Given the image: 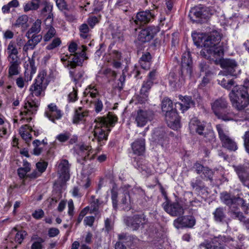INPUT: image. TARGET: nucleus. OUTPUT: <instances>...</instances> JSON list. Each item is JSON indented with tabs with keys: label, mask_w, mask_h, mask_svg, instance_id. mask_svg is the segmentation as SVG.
Instances as JSON below:
<instances>
[{
	"label": "nucleus",
	"mask_w": 249,
	"mask_h": 249,
	"mask_svg": "<svg viewBox=\"0 0 249 249\" xmlns=\"http://www.w3.org/2000/svg\"><path fill=\"white\" fill-rule=\"evenodd\" d=\"M99 22V19L95 16H90L87 20V23L89 26L93 28L96 24Z\"/></svg>",
	"instance_id": "nucleus-57"
},
{
	"label": "nucleus",
	"mask_w": 249,
	"mask_h": 249,
	"mask_svg": "<svg viewBox=\"0 0 249 249\" xmlns=\"http://www.w3.org/2000/svg\"><path fill=\"white\" fill-rule=\"evenodd\" d=\"M18 54L7 55V60L9 63H19L21 62L20 58L18 56Z\"/></svg>",
	"instance_id": "nucleus-56"
},
{
	"label": "nucleus",
	"mask_w": 249,
	"mask_h": 249,
	"mask_svg": "<svg viewBox=\"0 0 249 249\" xmlns=\"http://www.w3.org/2000/svg\"><path fill=\"white\" fill-rule=\"evenodd\" d=\"M117 196H118L117 192L114 190H112V191H111V199H112V201L113 207L115 209H116L117 207Z\"/></svg>",
	"instance_id": "nucleus-58"
},
{
	"label": "nucleus",
	"mask_w": 249,
	"mask_h": 249,
	"mask_svg": "<svg viewBox=\"0 0 249 249\" xmlns=\"http://www.w3.org/2000/svg\"><path fill=\"white\" fill-rule=\"evenodd\" d=\"M218 83L226 89H229L234 85V81L232 79H228L227 77H219Z\"/></svg>",
	"instance_id": "nucleus-38"
},
{
	"label": "nucleus",
	"mask_w": 249,
	"mask_h": 249,
	"mask_svg": "<svg viewBox=\"0 0 249 249\" xmlns=\"http://www.w3.org/2000/svg\"><path fill=\"white\" fill-rule=\"evenodd\" d=\"M117 117L112 112H108L107 117H100L95 120L96 124L94 130V135L98 142L107 140V134L106 131H109V126H113L117 122Z\"/></svg>",
	"instance_id": "nucleus-2"
},
{
	"label": "nucleus",
	"mask_w": 249,
	"mask_h": 249,
	"mask_svg": "<svg viewBox=\"0 0 249 249\" xmlns=\"http://www.w3.org/2000/svg\"><path fill=\"white\" fill-rule=\"evenodd\" d=\"M211 108L215 115L228 108L229 103L226 98L223 97L215 99L211 103Z\"/></svg>",
	"instance_id": "nucleus-21"
},
{
	"label": "nucleus",
	"mask_w": 249,
	"mask_h": 249,
	"mask_svg": "<svg viewBox=\"0 0 249 249\" xmlns=\"http://www.w3.org/2000/svg\"><path fill=\"white\" fill-rule=\"evenodd\" d=\"M235 204L241 205L243 208L245 214L248 213V210L249 209V204H247L245 200L240 197H236L235 199Z\"/></svg>",
	"instance_id": "nucleus-49"
},
{
	"label": "nucleus",
	"mask_w": 249,
	"mask_h": 249,
	"mask_svg": "<svg viewBox=\"0 0 249 249\" xmlns=\"http://www.w3.org/2000/svg\"><path fill=\"white\" fill-rule=\"evenodd\" d=\"M202 174L204 175L205 177L210 179H211L213 174V172L212 170L210 169L207 167H205L204 169H203Z\"/></svg>",
	"instance_id": "nucleus-63"
},
{
	"label": "nucleus",
	"mask_w": 249,
	"mask_h": 249,
	"mask_svg": "<svg viewBox=\"0 0 249 249\" xmlns=\"http://www.w3.org/2000/svg\"><path fill=\"white\" fill-rule=\"evenodd\" d=\"M234 207L231 208V213L233 215L234 218H237L240 221H245L246 217L243 215V213L240 211H238L235 209H233Z\"/></svg>",
	"instance_id": "nucleus-50"
},
{
	"label": "nucleus",
	"mask_w": 249,
	"mask_h": 249,
	"mask_svg": "<svg viewBox=\"0 0 249 249\" xmlns=\"http://www.w3.org/2000/svg\"><path fill=\"white\" fill-rule=\"evenodd\" d=\"M129 0H118L115 4V7L126 12L128 10Z\"/></svg>",
	"instance_id": "nucleus-46"
},
{
	"label": "nucleus",
	"mask_w": 249,
	"mask_h": 249,
	"mask_svg": "<svg viewBox=\"0 0 249 249\" xmlns=\"http://www.w3.org/2000/svg\"><path fill=\"white\" fill-rule=\"evenodd\" d=\"M222 57L216 58L212 61H213L216 64H219L222 68L224 69L221 74L223 75H231L232 76H237L240 72V70L238 67L237 62L233 59H224Z\"/></svg>",
	"instance_id": "nucleus-4"
},
{
	"label": "nucleus",
	"mask_w": 249,
	"mask_h": 249,
	"mask_svg": "<svg viewBox=\"0 0 249 249\" xmlns=\"http://www.w3.org/2000/svg\"><path fill=\"white\" fill-rule=\"evenodd\" d=\"M159 31V30L157 27L149 26L140 31L138 36V39L143 43L148 42Z\"/></svg>",
	"instance_id": "nucleus-14"
},
{
	"label": "nucleus",
	"mask_w": 249,
	"mask_h": 249,
	"mask_svg": "<svg viewBox=\"0 0 249 249\" xmlns=\"http://www.w3.org/2000/svg\"><path fill=\"white\" fill-rule=\"evenodd\" d=\"M29 18L26 15H22L17 19L13 24L15 27L20 28L22 32L25 31L29 27L28 23Z\"/></svg>",
	"instance_id": "nucleus-27"
},
{
	"label": "nucleus",
	"mask_w": 249,
	"mask_h": 249,
	"mask_svg": "<svg viewBox=\"0 0 249 249\" xmlns=\"http://www.w3.org/2000/svg\"><path fill=\"white\" fill-rule=\"evenodd\" d=\"M121 205L122 208L126 211L130 210L131 208V200L129 194L125 192L123 196L121 199Z\"/></svg>",
	"instance_id": "nucleus-35"
},
{
	"label": "nucleus",
	"mask_w": 249,
	"mask_h": 249,
	"mask_svg": "<svg viewBox=\"0 0 249 249\" xmlns=\"http://www.w3.org/2000/svg\"><path fill=\"white\" fill-rule=\"evenodd\" d=\"M209 66L205 62H202L199 64V69L201 72H205L206 76L211 74V71L208 70Z\"/></svg>",
	"instance_id": "nucleus-55"
},
{
	"label": "nucleus",
	"mask_w": 249,
	"mask_h": 249,
	"mask_svg": "<svg viewBox=\"0 0 249 249\" xmlns=\"http://www.w3.org/2000/svg\"><path fill=\"white\" fill-rule=\"evenodd\" d=\"M106 201H103L100 199L96 198L93 196H91L90 206V213H95V214L99 213V208L102 205L106 203Z\"/></svg>",
	"instance_id": "nucleus-28"
},
{
	"label": "nucleus",
	"mask_w": 249,
	"mask_h": 249,
	"mask_svg": "<svg viewBox=\"0 0 249 249\" xmlns=\"http://www.w3.org/2000/svg\"><path fill=\"white\" fill-rule=\"evenodd\" d=\"M94 220L95 218L94 216H86L84 220V222L86 225L91 227L93 225Z\"/></svg>",
	"instance_id": "nucleus-64"
},
{
	"label": "nucleus",
	"mask_w": 249,
	"mask_h": 249,
	"mask_svg": "<svg viewBox=\"0 0 249 249\" xmlns=\"http://www.w3.org/2000/svg\"><path fill=\"white\" fill-rule=\"evenodd\" d=\"M216 128L222 146L230 151H236L238 148L236 142L229 136L228 132L224 130L222 125L217 124Z\"/></svg>",
	"instance_id": "nucleus-5"
},
{
	"label": "nucleus",
	"mask_w": 249,
	"mask_h": 249,
	"mask_svg": "<svg viewBox=\"0 0 249 249\" xmlns=\"http://www.w3.org/2000/svg\"><path fill=\"white\" fill-rule=\"evenodd\" d=\"M35 1H29L26 3L23 7L24 11L27 12L30 11H34L37 10L40 6L39 2H35Z\"/></svg>",
	"instance_id": "nucleus-42"
},
{
	"label": "nucleus",
	"mask_w": 249,
	"mask_h": 249,
	"mask_svg": "<svg viewBox=\"0 0 249 249\" xmlns=\"http://www.w3.org/2000/svg\"><path fill=\"white\" fill-rule=\"evenodd\" d=\"M5 52L7 55L18 54V50L16 42L13 40L9 42L7 46Z\"/></svg>",
	"instance_id": "nucleus-41"
},
{
	"label": "nucleus",
	"mask_w": 249,
	"mask_h": 249,
	"mask_svg": "<svg viewBox=\"0 0 249 249\" xmlns=\"http://www.w3.org/2000/svg\"><path fill=\"white\" fill-rule=\"evenodd\" d=\"M39 105L38 101L28 99L24 104V108L25 110L21 112V115H31L35 113L37 110Z\"/></svg>",
	"instance_id": "nucleus-24"
},
{
	"label": "nucleus",
	"mask_w": 249,
	"mask_h": 249,
	"mask_svg": "<svg viewBox=\"0 0 249 249\" xmlns=\"http://www.w3.org/2000/svg\"><path fill=\"white\" fill-rule=\"evenodd\" d=\"M69 74L72 80L76 84L83 80L85 72L83 70L75 68H69Z\"/></svg>",
	"instance_id": "nucleus-29"
},
{
	"label": "nucleus",
	"mask_w": 249,
	"mask_h": 249,
	"mask_svg": "<svg viewBox=\"0 0 249 249\" xmlns=\"http://www.w3.org/2000/svg\"><path fill=\"white\" fill-rule=\"evenodd\" d=\"M70 164L66 160L60 161L58 167L59 178L55 182L54 185L62 186L70 178Z\"/></svg>",
	"instance_id": "nucleus-7"
},
{
	"label": "nucleus",
	"mask_w": 249,
	"mask_h": 249,
	"mask_svg": "<svg viewBox=\"0 0 249 249\" xmlns=\"http://www.w3.org/2000/svg\"><path fill=\"white\" fill-rule=\"evenodd\" d=\"M151 56L149 52L143 53L140 59L139 63L144 70H148L150 66Z\"/></svg>",
	"instance_id": "nucleus-32"
},
{
	"label": "nucleus",
	"mask_w": 249,
	"mask_h": 249,
	"mask_svg": "<svg viewBox=\"0 0 249 249\" xmlns=\"http://www.w3.org/2000/svg\"><path fill=\"white\" fill-rule=\"evenodd\" d=\"M44 72L39 73L36 79L35 83L31 86L30 90L33 96H39L41 94L44 85Z\"/></svg>",
	"instance_id": "nucleus-19"
},
{
	"label": "nucleus",
	"mask_w": 249,
	"mask_h": 249,
	"mask_svg": "<svg viewBox=\"0 0 249 249\" xmlns=\"http://www.w3.org/2000/svg\"><path fill=\"white\" fill-rule=\"evenodd\" d=\"M153 84V82L151 80H147L143 82L140 94L137 97L138 102L139 103L143 104L148 100V92Z\"/></svg>",
	"instance_id": "nucleus-20"
},
{
	"label": "nucleus",
	"mask_w": 249,
	"mask_h": 249,
	"mask_svg": "<svg viewBox=\"0 0 249 249\" xmlns=\"http://www.w3.org/2000/svg\"><path fill=\"white\" fill-rule=\"evenodd\" d=\"M248 89L242 85L236 86L229 93L232 106L238 110L244 109L249 105Z\"/></svg>",
	"instance_id": "nucleus-3"
},
{
	"label": "nucleus",
	"mask_w": 249,
	"mask_h": 249,
	"mask_svg": "<svg viewBox=\"0 0 249 249\" xmlns=\"http://www.w3.org/2000/svg\"><path fill=\"white\" fill-rule=\"evenodd\" d=\"M124 222L126 226L132 230H137L141 225L147 222L146 216L143 214H135L133 216H127L124 218Z\"/></svg>",
	"instance_id": "nucleus-10"
},
{
	"label": "nucleus",
	"mask_w": 249,
	"mask_h": 249,
	"mask_svg": "<svg viewBox=\"0 0 249 249\" xmlns=\"http://www.w3.org/2000/svg\"><path fill=\"white\" fill-rule=\"evenodd\" d=\"M193 38L196 46L203 47L200 54L205 58L212 61L223 56V43L220 42L221 36L217 31H213L207 36L202 34L197 35V40H196V37L194 36Z\"/></svg>",
	"instance_id": "nucleus-1"
},
{
	"label": "nucleus",
	"mask_w": 249,
	"mask_h": 249,
	"mask_svg": "<svg viewBox=\"0 0 249 249\" xmlns=\"http://www.w3.org/2000/svg\"><path fill=\"white\" fill-rule=\"evenodd\" d=\"M204 125L196 118L192 119L189 124V128L191 132L195 131L200 135H204V137L207 141H213L215 138L213 131L209 130L203 133V131L204 130Z\"/></svg>",
	"instance_id": "nucleus-6"
},
{
	"label": "nucleus",
	"mask_w": 249,
	"mask_h": 249,
	"mask_svg": "<svg viewBox=\"0 0 249 249\" xmlns=\"http://www.w3.org/2000/svg\"><path fill=\"white\" fill-rule=\"evenodd\" d=\"M235 196H231V195L227 193H223L221 195V198L222 201L227 205L232 206L235 204Z\"/></svg>",
	"instance_id": "nucleus-37"
},
{
	"label": "nucleus",
	"mask_w": 249,
	"mask_h": 249,
	"mask_svg": "<svg viewBox=\"0 0 249 249\" xmlns=\"http://www.w3.org/2000/svg\"><path fill=\"white\" fill-rule=\"evenodd\" d=\"M154 17L150 11H142L137 14L134 22L137 25H144L150 22Z\"/></svg>",
	"instance_id": "nucleus-23"
},
{
	"label": "nucleus",
	"mask_w": 249,
	"mask_h": 249,
	"mask_svg": "<svg viewBox=\"0 0 249 249\" xmlns=\"http://www.w3.org/2000/svg\"><path fill=\"white\" fill-rule=\"evenodd\" d=\"M196 223V219L192 216L179 217L174 221V225L177 229L192 228Z\"/></svg>",
	"instance_id": "nucleus-16"
},
{
	"label": "nucleus",
	"mask_w": 249,
	"mask_h": 249,
	"mask_svg": "<svg viewBox=\"0 0 249 249\" xmlns=\"http://www.w3.org/2000/svg\"><path fill=\"white\" fill-rule=\"evenodd\" d=\"M44 240L39 238L38 241H35L32 245L31 249H42V243Z\"/></svg>",
	"instance_id": "nucleus-59"
},
{
	"label": "nucleus",
	"mask_w": 249,
	"mask_h": 249,
	"mask_svg": "<svg viewBox=\"0 0 249 249\" xmlns=\"http://www.w3.org/2000/svg\"><path fill=\"white\" fill-rule=\"evenodd\" d=\"M152 119L153 113L151 111L140 109L137 111L135 122L138 126L143 127Z\"/></svg>",
	"instance_id": "nucleus-15"
},
{
	"label": "nucleus",
	"mask_w": 249,
	"mask_h": 249,
	"mask_svg": "<svg viewBox=\"0 0 249 249\" xmlns=\"http://www.w3.org/2000/svg\"><path fill=\"white\" fill-rule=\"evenodd\" d=\"M179 98L181 100L182 103H178L176 105L179 106V108L182 110L183 112L187 110L195 105L194 102L190 96H181Z\"/></svg>",
	"instance_id": "nucleus-30"
},
{
	"label": "nucleus",
	"mask_w": 249,
	"mask_h": 249,
	"mask_svg": "<svg viewBox=\"0 0 249 249\" xmlns=\"http://www.w3.org/2000/svg\"><path fill=\"white\" fill-rule=\"evenodd\" d=\"M243 139L246 150L249 153V131L245 132Z\"/></svg>",
	"instance_id": "nucleus-61"
},
{
	"label": "nucleus",
	"mask_w": 249,
	"mask_h": 249,
	"mask_svg": "<svg viewBox=\"0 0 249 249\" xmlns=\"http://www.w3.org/2000/svg\"><path fill=\"white\" fill-rule=\"evenodd\" d=\"M23 166L24 167L19 168L18 170V175L21 178H24L31 169L30 163L26 161L24 162Z\"/></svg>",
	"instance_id": "nucleus-45"
},
{
	"label": "nucleus",
	"mask_w": 249,
	"mask_h": 249,
	"mask_svg": "<svg viewBox=\"0 0 249 249\" xmlns=\"http://www.w3.org/2000/svg\"><path fill=\"white\" fill-rule=\"evenodd\" d=\"M49 110L45 112L46 116L53 122H55V119H59L62 116L61 111L57 109L56 106L53 104L48 106Z\"/></svg>",
	"instance_id": "nucleus-25"
},
{
	"label": "nucleus",
	"mask_w": 249,
	"mask_h": 249,
	"mask_svg": "<svg viewBox=\"0 0 249 249\" xmlns=\"http://www.w3.org/2000/svg\"><path fill=\"white\" fill-rule=\"evenodd\" d=\"M26 37L28 38V40L23 47L22 51L24 54L27 53L30 50H34L42 39L41 35L33 34Z\"/></svg>",
	"instance_id": "nucleus-17"
},
{
	"label": "nucleus",
	"mask_w": 249,
	"mask_h": 249,
	"mask_svg": "<svg viewBox=\"0 0 249 249\" xmlns=\"http://www.w3.org/2000/svg\"><path fill=\"white\" fill-rule=\"evenodd\" d=\"M21 62L9 63L8 74L9 77L18 75L19 73V68Z\"/></svg>",
	"instance_id": "nucleus-40"
},
{
	"label": "nucleus",
	"mask_w": 249,
	"mask_h": 249,
	"mask_svg": "<svg viewBox=\"0 0 249 249\" xmlns=\"http://www.w3.org/2000/svg\"><path fill=\"white\" fill-rule=\"evenodd\" d=\"M82 49V48L81 47L78 48L77 45L74 42L71 43L69 46V51L71 53H75L76 51H77V52H81Z\"/></svg>",
	"instance_id": "nucleus-62"
},
{
	"label": "nucleus",
	"mask_w": 249,
	"mask_h": 249,
	"mask_svg": "<svg viewBox=\"0 0 249 249\" xmlns=\"http://www.w3.org/2000/svg\"><path fill=\"white\" fill-rule=\"evenodd\" d=\"M213 214L214 215V220L217 222H222L225 218L224 209L221 207L216 208L213 212Z\"/></svg>",
	"instance_id": "nucleus-44"
},
{
	"label": "nucleus",
	"mask_w": 249,
	"mask_h": 249,
	"mask_svg": "<svg viewBox=\"0 0 249 249\" xmlns=\"http://www.w3.org/2000/svg\"><path fill=\"white\" fill-rule=\"evenodd\" d=\"M81 47L82 49L81 52L78 51L71 55L72 58L64 64L65 67L76 68L77 66H81L83 61L88 59L85 53L86 47L83 45Z\"/></svg>",
	"instance_id": "nucleus-11"
},
{
	"label": "nucleus",
	"mask_w": 249,
	"mask_h": 249,
	"mask_svg": "<svg viewBox=\"0 0 249 249\" xmlns=\"http://www.w3.org/2000/svg\"><path fill=\"white\" fill-rule=\"evenodd\" d=\"M169 83L173 88H176L178 85L177 77L174 73H170L169 75Z\"/></svg>",
	"instance_id": "nucleus-53"
},
{
	"label": "nucleus",
	"mask_w": 249,
	"mask_h": 249,
	"mask_svg": "<svg viewBox=\"0 0 249 249\" xmlns=\"http://www.w3.org/2000/svg\"><path fill=\"white\" fill-rule=\"evenodd\" d=\"M79 30L80 32V36L84 39H85L88 36V33L89 32V27L87 24L83 23L79 27Z\"/></svg>",
	"instance_id": "nucleus-51"
},
{
	"label": "nucleus",
	"mask_w": 249,
	"mask_h": 249,
	"mask_svg": "<svg viewBox=\"0 0 249 249\" xmlns=\"http://www.w3.org/2000/svg\"><path fill=\"white\" fill-rule=\"evenodd\" d=\"M215 116L219 119H221L225 122L232 121L235 116V114L230 109L222 110L217 114H216Z\"/></svg>",
	"instance_id": "nucleus-31"
},
{
	"label": "nucleus",
	"mask_w": 249,
	"mask_h": 249,
	"mask_svg": "<svg viewBox=\"0 0 249 249\" xmlns=\"http://www.w3.org/2000/svg\"><path fill=\"white\" fill-rule=\"evenodd\" d=\"M71 134L69 132H65L64 133H61L57 136L56 139H57L60 142H65L70 138Z\"/></svg>",
	"instance_id": "nucleus-54"
},
{
	"label": "nucleus",
	"mask_w": 249,
	"mask_h": 249,
	"mask_svg": "<svg viewBox=\"0 0 249 249\" xmlns=\"http://www.w3.org/2000/svg\"><path fill=\"white\" fill-rule=\"evenodd\" d=\"M53 19L51 15H49L45 20V31L46 33L43 36V39L45 42L50 40L56 35V30L52 25Z\"/></svg>",
	"instance_id": "nucleus-22"
},
{
	"label": "nucleus",
	"mask_w": 249,
	"mask_h": 249,
	"mask_svg": "<svg viewBox=\"0 0 249 249\" xmlns=\"http://www.w3.org/2000/svg\"><path fill=\"white\" fill-rule=\"evenodd\" d=\"M164 210L170 215L177 216L184 213V209L178 202H166L162 204Z\"/></svg>",
	"instance_id": "nucleus-13"
},
{
	"label": "nucleus",
	"mask_w": 249,
	"mask_h": 249,
	"mask_svg": "<svg viewBox=\"0 0 249 249\" xmlns=\"http://www.w3.org/2000/svg\"><path fill=\"white\" fill-rule=\"evenodd\" d=\"M131 147L134 154L142 155L145 151V140L142 138L136 140L132 143Z\"/></svg>",
	"instance_id": "nucleus-26"
},
{
	"label": "nucleus",
	"mask_w": 249,
	"mask_h": 249,
	"mask_svg": "<svg viewBox=\"0 0 249 249\" xmlns=\"http://www.w3.org/2000/svg\"><path fill=\"white\" fill-rule=\"evenodd\" d=\"M86 115H87V113L82 111L81 107H79L78 109L75 111V115L73 119V123H78Z\"/></svg>",
	"instance_id": "nucleus-47"
},
{
	"label": "nucleus",
	"mask_w": 249,
	"mask_h": 249,
	"mask_svg": "<svg viewBox=\"0 0 249 249\" xmlns=\"http://www.w3.org/2000/svg\"><path fill=\"white\" fill-rule=\"evenodd\" d=\"M61 41L59 38H55L52 42L46 47V49L49 50H52L59 46L61 44Z\"/></svg>",
	"instance_id": "nucleus-52"
},
{
	"label": "nucleus",
	"mask_w": 249,
	"mask_h": 249,
	"mask_svg": "<svg viewBox=\"0 0 249 249\" xmlns=\"http://www.w3.org/2000/svg\"><path fill=\"white\" fill-rule=\"evenodd\" d=\"M233 167L242 182L247 176L246 169L245 167L241 165H233Z\"/></svg>",
	"instance_id": "nucleus-36"
},
{
	"label": "nucleus",
	"mask_w": 249,
	"mask_h": 249,
	"mask_svg": "<svg viewBox=\"0 0 249 249\" xmlns=\"http://www.w3.org/2000/svg\"><path fill=\"white\" fill-rule=\"evenodd\" d=\"M41 21L40 19H37L33 24L31 27L26 33L25 36H28L33 34L37 35L41 31Z\"/></svg>",
	"instance_id": "nucleus-33"
},
{
	"label": "nucleus",
	"mask_w": 249,
	"mask_h": 249,
	"mask_svg": "<svg viewBox=\"0 0 249 249\" xmlns=\"http://www.w3.org/2000/svg\"><path fill=\"white\" fill-rule=\"evenodd\" d=\"M181 76L182 80L185 78H190L192 73V60L191 56V53L187 51L185 52L181 58Z\"/></svg>",
	"instance_id": "nucleus-8"
},
{
	"label": "nucleus",
	"mask_w": 249,
	"mask_h": 249,
	"mask_svg": "<svg viewBox=\"0 0 249 249\" xmlns=\"http://www.w3.org/2000/svg\"><path fill=\"white\" fill-rule=\"evenodd\" d=\"M18 231L15 237V241L18 244H21L25 237L27 235V232L24 231H18L17 228L13 229L12 231Z\"/></svg>",
	"instance_id": "nucleus-43"
},
{
	"label": "nucleus",
	"mask_w": 249,
	"mask_h": 249,
	"mask_svg": "<svg viewBox=\"0 0 249 249\" xmlns=\"http://www.w3.org/2000/svg\"><path fill=\"white\" fill-rule=\"evenodd\" d=\"M165 119L168 125L173 129H178L180 127V119L175 109L165 114Z\"/></svg>",
	"instance_id": "nucleus-18"
},
{
	"label": "nucleus",
	"mask_w": 249,
	"mask_h": 249,
	"mask_svg": "<svg viewBox=\"0 0 249 249\" xmlns=\"http://www.w3.org/2000/svg\"><path fill=\"white\" fill-rule=\"evenodd\" d=\"M32 131V128L28 125H24L22 126L19 130L20 136L24 139L27 143L29 142L32 139L31 134L28 131V130Z\"/></svg>",
	"instance_id": "nucleus-34"
},
{
	"label": "nucleus",
	"mask_w": 249,
	"mask_h": 249,
	"mask_svg": "<svg viewBox=\"0 0 249 249\" xmlns=\"http://www.w3.org/2000/svg\"><path fill=\"white\" fill-rule=\"evenodd\" d=\"M209 14L206 7L201 6L191 9L189 17L194 22L201 23L205 21L209 17Z\"/></svg>",
	"instance_id": "nucleus-9"
},
{
	"label": "nucleus",
	"mask_w": 249,
	"mask_h": 249,
	"mask_svg": "<svg viewBox=\"0 0 249 249\" xmlns=\"http://www.w3.org/2000/svg\"><path fill=\"white\" fill-rule=\"evenodd\" d=\"M230 241L229 238L224 236L214 237L210 242H205L201 244L206 249H225L224 244Z\"/></svg>",
	"instance_id": "nucleus-12"
},
{
	"label": "nucleus",
	"mask_w": 249,
	"mask_h": 249,
	"mask_svg": "<svg viewBox=\"0 0 249 249\" xmlns=\"http://www.w3.org/2000/svg\"><path fill=\"white\" fill-rule=\"evenodd\" d=\"M42 5L43 6L41 13L44 14L46 13L50 14L53 9V5L47 0H43L42 2Z\"/></svg>",
	"instance_id": "nucleus-48"
},
{
	"label": "nucleus",
	"mask_w": 249,
	"mask_h": 249,
	"mask_svg": "<svg viewBox=\"0 0 249 249\" xmlns=\"http://www.w3.org/2000/svg\"><path fill=\"white\" fill-rule=\"evenodd\" d=\"M161 109L162 112L165 113L173 109L172 101L168 98H165L162 101Z\"/></svg>",
	"instance_id": "nucleus-39"
},
{
	"label": "nucleus",
	"mask_w": 249,
	"mask_h": 249,
	"mask_svg": "<svg viewBox=\"0 0 249 249\" xmlns=\"http://www.w3.org/2000/svg\"><path fill=\"white\" fill-rule=\"evenodd\" d=\"M36 166L38 171L42 174L45 171L47 166V163L45 162H38L36 164Z\"/></svg>",
	"instance_id": "nucleus-60"
}]
</instances>
